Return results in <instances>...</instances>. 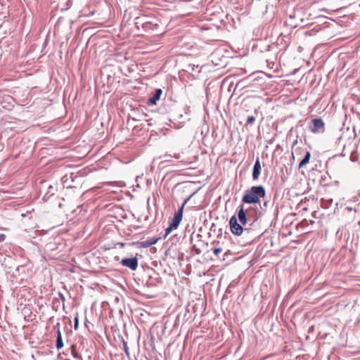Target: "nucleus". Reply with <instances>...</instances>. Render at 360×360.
I'll list each match as a JSON object with an SVG mask.
<instances>
[{
	"mask_svg": "<svg viewBox=\"0 0 360 360\" xmlns=\"http://www.w3.org/2000/svg\"><path fill=\"white\" fill-rule=\"evenodd\" d=\"M266 195V190L262 185L254 186L250 189L245 191L242 198V202L247 204H256L260 202V198H264Z\"/></svg>",
	"mask_w": 360,
	"mask_h": 360,
	"instance_id": "1",
	"label": "nucleus"
},
{
	"mask_svg": "<svg viewBox=\"0 0 360 360\" xmlns=\"http://www.w3.org/2000/svg\"><path fill=\"white\" fill-rule=\"evenodd\" d=\"M237 219L239 221V223L242 224L244 228L248 229L247 233H249L255 226L254 220L251 217H250V215L245 214L244 206L243 205L238 207Z\"/></svg>",
	"mask_w": 360,
	"mask_h": 360,
	"instance_id": "2",
	"label": "nucleus"
},
{
	"mask_svg": "<svg viewBox=\"0 0 360 360\" xmlns=\"http://www.w3.org/2000/svg\"><path fill=\"white\" fill-rule=\"evenodd\" d=\"M229 226L231 233L237 236H241L244 232H247L248 229L244 228L242 224L238 221L236 215L231 217L229 220Z\"/></svg>",
	"mask_w": 360,
	"mask_h": 360,
	"instance_id": "3",
	"label": "nucleus"
},
{
	"mask_svg": "<svg viewBox=\"0 0 360 360\" xmlns=\"http://www.w3.org/2000/svg\"><path fill=\"white\" fill-rule=\"evenodd\" d=\"M309 129L314 134H323L325 132V123L321 118H315L311 120Z\"/></svg>",
	"mask_w": 360,
	"mask_h": 360,
	"instance_id": "4",
	"label": "nucleus"
},
{
	"mask_svg": "<svg viewBox=\"0 0 360 360\" xmlns=\"http://www.w3.org/2000/svg\"><path fill=\"white\" fill-rule=\"evenodd\" d=\"M194 195V193H192L190 196H188L183 202L181 206L179 207L178 211L175 213L170 224L172 225V227H174L176 229L178 228L180 222L182 220L183 218V212H184V207L185 205L188 202V201L191 199V198Z\"/></svg>",
	"mask_w": 360,
	"mask_h": 360,
	"instance_id": "5",
	"label": "nucleus"
},
{
	"mask_svg": "<svg viewBox=\"0 0 360 360\" xmlns=\"http://www.w3.org/2000/svg\"><path fill=\"white\" fill-rule=\"evenodd\" d=\"M245 212L252 218L254 220V224H255L262 214L259 207L257 205L250 206L248 208L245 209Z\"/></svg>",
	"mask_w": 360,
	"mask_h": 360,
	"instance_id": "6",
	"label": "nucleus"
},
{
	"mask_svg": "<svg viewBox=\"0 0 360 360\" xmlns=\"http://www.w3.org/2000/svg\"><path fill=\"white\" fill-rule=\"evenodd\" d=\"M121 264L134 271L138 267V259L136 257L131 258H124L120 262Z\"/></svg>",
	"mask_w": 360,
	"mask_h": 360,
	"instance_id": "7",
	"label": "nucleus"
},
{
	"mask_svg": "<svg viewBox=\"0 0 360 360\" xmlns=\"http://www.w3.org/2000/svg\"><path fill=\"white\" fill-rule=\"evenodd\" d=\"M162 94V90L161 89H156L154 94L148 99L147 104L148 105H156L157 101L160 100Z\"/></svg>",
	"mask_w": 360,
	"mask_h": 360,
	"instance_id": "8",
	"label": "nucleus"
},
{
	"mask_svg": "<svg viewBox=\"0 0 360 360\" xmlns=\"http://www.w3.org/2000/svg\"><path fill=\"white\" fill-rule=\"evenodd\" d=\"M261 172V164L259 158H257L255 160L253 170H252V179L253 180L258 179V177Z\"/></svg>",
	"mask_w": 360,
	"mask_h": 360,
	"instance_id": "9",
	"label": "nucleus"
},
{
	"mask_svg": "<svg viewBox=\"0 0 360 360\" xmlns=\"http://www.w3.org/2000/svg\"><path fill=\"white\" fill-rule=\"evenodd\" d=\"M55 328L57 329V338H56V348L59 350L63 347V342L62 340V335L60 330V323H58L55 326Z\"/></svg>",
	"mask_w": 360,
	"mask_h": 360,
	"instance_id": "10",
	"label": "nucleus"
},
{
	"mask_svg": "<svg viewBox=\"0 0 360 360\" xmlns=\"http://www.w3.org/2000/svg\"><path fill=\"white\" fill-rule=\"evenodd\" d=\"M158 240H159L158 238H153L148 239L146 240L141 241L140 243V246L141 248H149L151 245L156 244L157 242L158 241Z\"/></svg>",
	"mask_w": 360,
	"mask_h": 360,
	"instance_id": "11",
	"label": "nucleus"
},
{
	"mask_svg": "<svg viewBox=\"0 0 360 360\" xmlns=\"http://www.w3.org/2000/svg\"><path fill=\"white\" fill-rule=\"evenodd\" d=\"M310 158H311L310 152L307 151L305 153L304 157L303 158V159L300 161V162L299 164V168H302V167H304V165L308 164L309 162Z\"/></svg>",
	"mask_w": 360,
	"mask_h": 360,
	"instance_id": "12",
	"label": "nucleus"
},
{
	"mask_svg": "<svg viewBox=\"0 0 360 360\" xmlns=\"http://www.w3.org/2000/svg\"><path fill=\"white\" fill-rule=\"evenodd\" d=\"M255 121V117L253 115L249 116L247 120V124H251Z\"/></svg>",
	"mask_w": 360,
	"mask_h": 360,
	"instance_id": "13",
	"label": "nucleus"
},
{
	"mask_svg": "<svg viewBox=\"0 0 360 360\" xmlns=\"http://www.w3.org/2000/svg\"><path fill=\"white\" fill-rule=\"evenodd\" d=\"M223 251L221 248H215L213 249V252L214 255L218 256Z\"/></svg>",
	"mask_w": 360,
	"mask_h": 360,
	"instance_id": "14",
	"label": "nucleus"
},
{
	"mask_svg": "<svg viewBox=\"0 0 360 360\" xmlns=\"http://www.w3.org/2000/svg\"><path fill=\"white\" fill-rule=\"evenodd\" d=\"M176 229L174 227H172V224H169V226L165 230V234L168 235L172 231Z\"/></svg>",
	"mask_w": 360,
	"mask_h": 360,
	"instance_id": "15",
	"label": "nucleus"
},
{
	"mask_svg": "<svg viewBox=\"0 0 360 360\" xmlns=\"http://www.w3.org/2000/svg\"><path fill=\"white\" fill-rule=\"evenodd\" d=\"M123 345H124V352L125 354H127V356H129V347L127 346V344L126 342L124 341L123 342Z\"/></svg>",
	"mask_w": 360,
	"mask_h": 360,
	"instance_id": "16",
	"label": "nucleus"
},
{
	"mask_svg": "<svg viewBox=\"0 0 360 360\" xmlns=\"http://www.w3.org/2000/svg\"><path fill=\"white\" fill-rule=\"evenodd\" d=\"M78 326H79L78 317H75V326H74V328L75 330H77L78 328Z\"/></svg>",
	"mask_w": 360,
	"mask_h": 360,
	"instance_id": "17",
	"label": "nucleus"
},
{
	"mask_svg": "<svg viewBox=\"0 0 360 360\" xmlns=\"http://www.w3.org/2000/svg\"><path fill=\"white\" fill-rule=\"evenodd\" d=\"M4 240V235H0V242Z\"/></svg>",
	"mask_w": 360,
	"mask_h": 360,
	"instance_id": "18",
	"label": "nucleus"
},
{
	"mask_svg": "<svg viewBox=\"0 0 360 360\" xmlns=\"http://www.w3.org/2000/svg\"><path fill=\"white\" fill-rule=\"evenodd\" d=\"M174 157L175 158H176V159H179L180 158V155L179 154H175Z\"/></svg>",
	"mask_w": 360,
	"mask_h": 360,
	"instance_id": "19",
	"label": "nucleus"
},
{
	"mask_svg": "<svg viewBox=\"0 0 360 360\" xmlns=\"http://www.w3.org/2000/svg\"><path fill=\"white\" fill-rule=\"evenodd\" d=\"M60 297H61V299L63 300H65V297H63V295L62 294H60Z\"/></svg>",
	"mask_w": 360,
	"mask_h": 360,
	"instance_id": "20",
	"label": "nucleus"
},
{
	"mask_svg": "<svg viewBox=\"0 0 360 360\" xmlns=\"http://www.w3.org/2000/svg\"><path fill=\"white\" fill-rule=\"evenodd\" d=\"M96 39V37H94L93 41H94Z\"/></svg>",
	"mask_w": 360,
	"mask_h": 360,
	"instance_id": "21",
	"label": "nucleus"
}]
</instances>
